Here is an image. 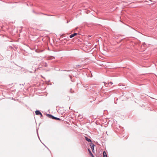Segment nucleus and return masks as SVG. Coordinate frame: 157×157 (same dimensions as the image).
I'll use <instances>...</instances> for the list:
<instances>
[{"label": "nucleus", "mask_w": 157, "mask_h": 157, "mask_svg": "<svg viewBox=\"0 0 157 157\" xmlns=\"http://www.w3.org/2000/svg\"><path fill=\"white\" fill-rule=\"evenodd\" d=\"M46 115L49 118L57 120H61V119L60 118H58V117H54L51 114H47Z\"/></svg>", "instance_id": "obj_1"}, {"label": "nucleus", "mask_w": 157, "mask_h": 157, "mask_svg": "<svg viewBox=\"0 0 157 157\" xmlns=\"http://www.w3.org/2000/svg\"><path fill=\"white\" fill-rule=\"evenodd\" d=\"M90 146L91 147L92 151L93 152H94V144L91 143L90 144Z\"/></svg>", "instance_id": "obj_2"}, {"label": "nucleus", "mask_w": 157, "mask_h": 157, "mask_svg": "<svg viewBox=\"0 0 157 157\" xmlns=\"http://www.w3.org/2000/svg\"><path fill=\"white\" fill-rule=\"evenodd\" d=\"M58 112L61 114H62L64 113L63 110L62 109H58Z\"/></svg>", "instance_id": "obj_3"}, {"label": "nucleus", "mask_w": 157, "mask_h": 157, "mask_svg": "<svg viewBox=\"0 0 157 157\" xmlns=\"http://www.w3.org/2000/svg\"><path fill=\"white\" fill-rule=\"evenodd\" d=\"M77 33H75L73 34H72L71 35H70L69 37L70 38H72L73 37L77 35Z\"/></svg>", "instance_id": "obj_4"}, {"label": "nucleus", "mask_w": 157, "mask_h": 157, "mask_svg": "<svg viewBox=\"0 0 157 157\" xmlns=\"http://www.w3.org/2000/svg\"><path fill=\"white\" fill-rule=\"evenodd\" d=\"M36 114V115H39L41 114V112L39 110H36L35 112Z\"/></svg>", "instance_id": "obj_5"}, {"label": "nucleus", "mask_w": 157, "mask_h": 157, "mask_svg": "<svg viewBox=\"0 0 157 157\" xmlns=\"http://www.w3.org/2000/svg\"><path fill=\"white\" fill-rule=\"evenodd\" d=\"M85 138L86 140L88 142H91V140L90 139L88 138L87 137L85 136Z\"/></svg>", "instance_id": "obj_6"}, {"label": "nucleus", "mask_w": 157, "mask_h": 157, "mask_svg": "<svg viewBox=\"0 0 157 157\" xmlns=\"http://www.w3.org/2000/svg\"><path fill=\"white\" fill-rule=\"evenodd\" d=\"M103 157H107V155L106 152L105 151H103Z\"/></svg>", "instance_id": "obj_7"}, {"label": "nucleus", "mask_w": 157, "mask_h": 157, "mask_svg": "<svg viewBox=\"0 0 157 157\" xmlns=\"http://www.w3.org/2000/svg\"><path fill=\"white\" fill-rule=\"evenodd\" d=\"M43 66L44 67H47L48 64L46 63H43Z\"/></svg>", "instance_id": "obj_8"}, {"label": "nucleus", "mask_w": 157, "mask_h": 157, "mask_svg": "<svg viewBox=\"0 0 157 157\" xmlns=\"http://www.w3.org/2000/svg\"><path fill=\"white\" fill-rule=\"evenodd\" d=\"M88 150L89 151V152L90 153V155H91V156H92V157H94V155H93V154H92L91 152V151H90V150L89 149H88Z\"/></svg>", "instance_id": "obj_9"}, {"label": "nucleus", "mask_w": 157, "mask_h": 157, "mask_svg": "<svg viewBox=\"0 0 157 157\" xmlns=\"http://www.w3.org/2000/svg\"><path fill=\"white\" fill-rule=\"evenodd\" d=\"M113 84V83L112 82H110L109 83V84L111 86Z\"/></svg>", "instance_id": "obj_10"}, {"label": "nucleus", "mask_w": 157, "mask_h": 157, "mask_svg": "<svg viewBox=\"0 0 157 157\" xmlns=\"http://www.w3.org/2000/svg\"><path fill=\"white\" fill-rule=\"evenodd\" d=\"M40 115L41 118H42L41 117H43V115H42V114L41 113V114H40Z\"/></svg>", "instance_id": "obj_11"}, {"label": "nucleus", "mask_w": 157, "mask_h": 157, "mask_svg": "<svg viewBox=\"0 0 157 157\" xmlns=\"http://www.w3.org/2000/svg\"><path fill=\"white\" fill-rule=\"evenodd\" d=\"M41 14H44V15H47V14L43 13H41Z\"/></svg>", "instance_id": "obj_12"}, {"label": "nucleus", "mask_w": 157, "mask_h": 157, "mask_svg": "<svg viewBox=\"0 0 157 157\" xmlns=\"http://www.w3.org/2000/svg\"><path fill=\"white\" fill-rule=\"evenodd\" d=\"M79 66H80V65H76V67H78Z\"/></svg>", "instance_id": "obj_13"}]
</instances>
